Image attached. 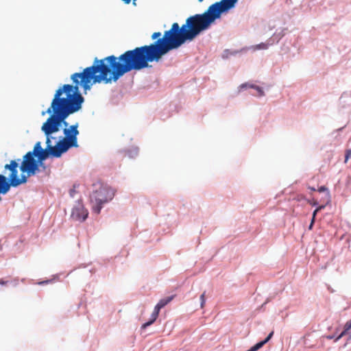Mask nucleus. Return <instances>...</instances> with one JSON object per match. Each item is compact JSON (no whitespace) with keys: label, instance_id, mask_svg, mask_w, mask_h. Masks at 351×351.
Listing matches in <instances>:
<instances>
[{"label":"nucleus","instance_id":"nucleus-22","mask_svg":"<svg viewBox=\"0 0 351 351\" xmlns=\"http://www.w3.org/2000/svg\"><path fill=\"white\" fill-rule=\"evenodd\" d=\"M325 206H319L317 208V209L319 211L321 210L322 209L324 208Z\"/></svg>","mask_w":351,"mask_h":351},{"label":"nucleus","instance_id":"nucleus-13","mask_svg":"<svg viewBox=\"0 0 351 351\" xmlns=\"http://www.w3.org/2000/svg\"><path fill=\"white\" fill-rule=\"evenodd\" d=\"M173 298V296H169L167 298L162 299L158 303L162 308L165 306L167 304H169Z\"/></svg>","mask_w":351,"mask_h":351},{"label":"nucleus","instance_id":"nucleus-26","mask_svg":"<svg viewBox=\"0 0 351 351\" xmlns=\"http://www.w3.org/2000/svg\"><path fill=\"white\" fill-rule=\"evenodd\" d=\"M327 338L329 339H331L333 338V337L332 336H328Z\"/></svg>","mask_w":351,"mask_h":351},{"label":"nucleus","instance_id":"nucleus-21","mask_svg":"<svg viewBox=\"0 0 351 351\" xmlns=\"http://www.w3.org/2000/svg\"><path fill=\"white\" fill-rule=\"evenodd\" d=\"M8 283V281H4L3 280H0V284L2 285H5Z\"/></svg>","mask_w":351,"mask_h":351},{"label":"nucleus","instance_id":"nucleus-11","mask_svg":"<svg viewBox=\"0 0 351 351\" xmlns=\"http://www.w3.org/2000/svg\"><path fill=\"white\" fill-rule=\"evenodd\" d=\"M43 149L41 147L40 142H37L35 144L33 150L30 151V152H28L27 153L32 154V155L36 158L41 152V151H43Z\"/></svg>","mask_w":351,"mask_h":351},{"label":"nucleus","instance_id":"nucleus-3","mask_svg":"<svg viewBox=\"0 0 351 351\" xmlns=\"http://www.w3.org/2000/svg\"><path fill=\"white\" fill-rule=\"evenodd\" d=\"M217 17L208 7L203 14H197L186 19L185 24L180 27L178 23L172 24L170 29L163 34L171 51L179 48L186 41L193 40L202 31L210 27Z\"/></svg>","mask_w":351,"mask_h":351},{"label":"nucleus","instance_id":"nucleus-20","mask_svg":"<svg viewBox=\"0 0 351 351\" xmlns=\"http://www.w3.org/2000/svg\"><path fill=\"white\" fill-rule=\"evenodd\" d=\"M314 222H315V220L311 219V223H310L309 227H308V228H309L310 230H311V229H312V228H313V224H314Z\"/></svg>","mask_w":351,"mask_h":351},{"label":"nucleus","instance_id":"nucleus-19","mask_svg":"<svg viewBox=\"0 0 351 351\" xmlns=\"http://www.w3.org/2000/svg\"><path fill=\"white\" fill-rule=\"evenodd\" d=\"M319 212V210L316 208L313 213V217H312V219L315 220V216L317 215V213Z\"/></svg>","mask_w":351,"mask_h":351},{"label":"nucleus","instance_id":"nucleus-6","mask_svg":"<svg viewBox=\"0 0 351 351\" xmlns=\"http://www.w3.org/2000/svg\"><path fill=\"white\" fill-rule=\"evenodd\" d=\"M41 167L39 161L30 153H26L23 157L19 169L23 174L21 177L18 176V180L24 178V181L21 184H25L29 177L33 176L39 172V167Z\"/></svg>","mask_w":351,"mask_h":351},{"label":"nucleus","instance_id":"nucleus-14","mask_svg":"<svg viewBox=\"0 0 351 351\" xmlns=\"http://www.w3.org/2000/svg\"><path fill=\"white\" fill-rule=\"evenodd\" d=\"M317 191L319 192V193H322V192H326V198L328 200L330 199V192L328 191V189L325 186H320Z\"/></svg>","mask_w":351,"mask_h":351},{"label":"nucleus","instance_id":"nucleus-2","mask_svg":"<svg viewBox=\"0 0 351 351\" xmlns=\"http://www.w3.org/2000/svg\"><path fill=\"white\" fill-rule=\"evenodd\" d=\"M84 101V97L81 94H77L73 91V85L64 84L59 88L54 95L50 107L46 112H43L42 114L45 113L51 114L50 117L43 124L41 130L46 136L47 147L38 155L37 160L43 169H45L43 161L50 155L53 157L59 158L61 156H56L53 154L54 145L51 143V139H56L52 136V134L60 130V126L62 123L66 126L69 123L65 119L71 114L78 111L82 108Z\"/></svg>","mask_w":351,"mask_h":351},{"label":"nucleus","instance_id":"nucleus-29","mask_svg":"<svg viewBox=\"0 0 351 351\" xmlns=\"http://www.w3.org/2000/svg\"><path fill=\"white\" fill-rule=\"evenodd\" d=\"M1 200V197H0V201Z\"/></svg>","mask_w":351,"mask_h":351},{"label":"nucleus","instance_id":"nucleus-27","mask_svg":"<svg viewBox=\"0 0 351 351\" xmlns=\"http://www.w3.org/2000/svg\"><path fill=\"white\" fill-rule=\"evenodd\" d=\"M135 1H136V0H133V4H134V5H136Z\"/></svg>","mask_w":351,"mask_h":351},{"label":"nucleus","instance_id":"nucleus-28","mask_svg":"<svg viewBox=\"0 0 351 351\" xmlns=\"http://www.w3.org/2000/svg\"><path fill=\"white\" fill-rule=\"evenodd\" d=\"M199 2H202L204 0H198Z\"/></svg>","mask_w":351,"mask_h":351},{"label":"nucleus","instance_id":"nucleus-25","mask_svg":"<svg viewBox=\"0 0 351 351\" xmlns=\"http://www.w3.org/2000/svg\"><path fill=\"white\" fill-rule=\"evenodd\" d=\"M309 189L312 191H315V189L313 188V187H309Z\"/></svg>","mask_w":351,"mask_h":351},{"label":"nucleus","instance_id":"nucleus-17","mask_svg":"<svg viewBox=\"0 0 351 351\" xmlns=\"http://www.w3.org/2000/svg\"><path fill=\"white\" fill-rule=\"evenodd\" d=\"M267 47H268V45L267 44L262 43L256 45L255 49H267Z\"/></svg>","mask_w":351,"mask_h":351},{"label":"nucleus","instance_id":"nucleus-23","mask_svg":"<svg viewBox=\"0 0 351 351\" xmlns=\"http://www.w3.org/2000/svg\"><path fill=\"white\" fill-rule=\"evenodd\" d=\"M121 1H123L126 4H129L131 1V0H121Z\"/></svg>","mask_w":351,"mask_h":351},{"label":"nucleus","instance_id":"nucleus-12","mask_svg":"<svg viewBox=\"0 0 351 351\" xmlns=\"http://www.w3.org/2000/svg\"><path fill=\"white\" fill-rule=\"evenodd\" d=\"M351 329V319L347 322L344 326V330L341 332V334L335 339V341H339L342 337H343L348 330Z\"/></svg>","mask_w":351,"mask_h":351},{"label":"nucleus","instance_id":"nucleus-10","mask_svg":"<svg viewBox=\"0 0 351 351\" xmlns=\"http://www.w3.org/2000/svg\"><path fill=\"white\" fill-rule=\"evenodd\" d=\"M161 308H162V306H160L158 304H157L156 305V306L154 308V310L153 313L151 315L150 320L149 322L143 324L142 325V328H147V326H149L151 324H152L156 320V319H157V317L158 316L159 312H160Z\"/></svg>","mask_w":351,"mask_h":351},{"label":"nucleus","instance_id":"nucleus-8","mask_svg":"<svg viewBox=\"0 0 351 351\" xmlns=\"http://www.w3.org/2000/svg\"><path fill=\"white\" fill-rule=\"evenodd\" d=\"M237 1L238 0H221L219 2H216L212 4L209 6V8L211 9L217 19H219L223 12H227L230 9L232 8Z\"/></svg>","mask_w":351,"mask_h":351},{"label":"nucleus","instance_id":"nucleus-24","mask_svg":"<svg viewBox=\"0 0 351 351\" xmlns=\"http://www.w3.org/2000/svg\"><path fill=\"white\" fill-rule=\"evenodd\" d=\"M247 85L246 84L241 85V88L246 87Z\"/></svg>","mask_w":351,"mask_h":351},{"label":"nucleus","instance_id":"nucleus-16","mask_svg":"<svg viewBox=\"0 0 351 351\" xmlns=\"http://www.w3.org/2000/svg\"><path fill=\"white\" fill-rule=\"evenodd\" d=\"M200 306L201 308H204L205 303H206V291H204L201 295H200Z\"/></svg>","mask_w":351,"mask_h":351},{"label":"nucleus","instance_id":"nucleus-5","mask_svg":"<svg viewBox=\"0 0 351 351\" xmlns=\"http://www.w3.org/2000/svg\"><path fill=\"white\" fill-rule=\"evenodd\" d=\"M21 159L12 160L9 164H6L4 167L5 170H9L10 173L8 179L5 176L0 174V193L6 194L10 189V187H16L21 184L24 181V178L18 180V167L19 162Z\"/></svg>","mask_w":351,"mask_h":351},{"label":"nucleus","instance_id":"nucleus-4","mask_svg":"<svg viewBox=\"0 0 351 351\" xmlns=\"http://www.w3.org/2000/svg\"><path fill=\"white\" fill-rule=\"evenodd\" d=\"M65 128L63 130L64 137L56 142L53 149V154L56 156H61L71 147H77V130L78 124L72 125L67 128L64 124Z\"/></svg>","mask_w":351,"mask_h":351},{"label":"nucleus","instance_id":"nucleus-18","mask_svg":"<svg viewBox=\"0 0 351 351\" xmlns=\"http://www.w3.org/2000/svg\"><path fill=\"white\" fill-rule=\"evenodd\" d=\"M350 158H351V149H348L346 152L344 162L346 163Z\"/></svg>","mask_w":351,"mask_h":351},{"label":"nucleus","instance_id":"nucleus-9","mask_svg":"<svg viewBox=\"0 0 351 351\" xmlns=\"http://www.w3.org/2000/svg\"><path fill=\"white\" fill-rule=\"evenodd\" d=\"M88 211L83 205L78 204L72 210L71 217L76 221H83L88 217Z\"/></svg>","mask_w":351,"mask_h":351},{"label":"nucleus","instance_id":"nucleus-1","mask_svg":"<svg viewBox=\"0 0 351 351\" xmlns=\"http://www.w3.org/2000/svg\"><path fill=\"white\" fill-rule=\"evenodd\" d=\"M161 36V32H154L152 35V40L157 39L154 43L128 50L119 57L112 55L101 60L95 58L92 66L85 68L82 73H75L71 75L74 84L73 93L80 94V85L86 91L93 84L117 82L128 72L140 71L149 67V62L160 61L171 51L165 38Z\"/></svg>","mask_w":351,"mask_h":351},{"label":"nucleus","instance_id":"nucleus-7","mask_svg":"<svg viewBox=\"0 0 351 351\" xmlns=\"http://www.w3.org/2000/svg\"><path fill=\"white\" fill-rule=\"evenodd\" d=\"M114 195V191L108 186H101L94 191L90 195V202L93 204V210L99 214L102 205L111 200Z\"/></svg>","mask_w":351,"mask_h":351},{"label":"nucleus","instance_id":"nucleus-15","mask_svg":"<svg viewBox=\"0 0 351 351\" xmlns=\"http://www.w3.org/2000/svg\"><path fill=\"white\" fill-rule=\"evenodd\" d=\"M249 87L252 88H254L257 90L258 92V95L261 97V96H263L264 95V91L263 90L258 86H256V85H254V84H252V85H249Z\"/></svg>","mask_w":351,"mask_h":351}]
</instances>
